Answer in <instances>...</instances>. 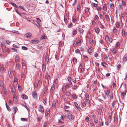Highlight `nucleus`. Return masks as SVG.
I'll use <instances>...</instances> for the list:
<instances>
[{"label": "nucleus", "instance_id": "nucleus-31", "mask_svg": "<svg viewBox=\"0 0 127 127\" xmlns=\"http://www.w3.org/2000/svg\"><path fill=\"white\" fill-rule=\"evenodd\" d=\"M42 39H45L46 38V35H43L41 37Z\"/></svg>", "mask_w": 127, "mask_h": 127}, {"label": "nucleus", "instance_id": "nucleus-43", "mask_svg": "<svg viewBox=\"0 0 127 127\" xmlns=\"http://www.w3.org/2000/svg\"><path fill=\"white\" fill-rule=\"evenodd\" d=\"M14 109V113H16L18 109L16 107H14L13 108Z\"/></svg>", "mask_w": 127, "mask_h": 127}, {"label": "nucleus", "instance_id": "nucleus-14", "mask_svg": "<svg viewBox=\"0 0 127 127\" xmlns=\"http://www.w3.org/2000/svg\"><path fill=\"white\" fill-rule=\"evenodd\" d=\"M2 48L3 52H5L6 46L5 45H2Z\"/></svg>", "mask_w": 127, "mask_h": 127}, {"label": "nucleus", "instance_id": "nucleus-48", "mask_svg": "<svg viewBox=\"0 0 127 127\" xmlns=\"http://www.w3.org/2000/svg\"><path fill=\"white\" fill-rule=\"evenodd\" d=\"M4 68V67L3 65H1L0 68V70L1 71H3V70Z\"/></svg>", "mask_w": 127, "mask_h": 127}, {"label": "nucleus", "instance_id": "nucleus-59", "mask_svg": "<svg viewBox=\"0 0 127 127\" xmlns=\"http://www.w3.org/2000/svg\"><path fill=\"white\" fill-rule=\"evenodd\" d=\"M94 121L95 122V124H97V118L94 119Z\"/></svg>", "mask_w": 127, "mask_h": 127}, {"label": "nucleus", "instance_id": "nucleus-12", "mask_svg": "<svg viewBox=\"0 0 127 127\" xmlns=\"http://www.w3.org/2000/svg\"><path fill=\"white\" fill-rule=\"evenodd\" d=\"M13 100L14 102L15 103H16L17 102V97L16 95H14L13 96Z\"/></svg>", "mask_w": 127, "mask_h": 127}, {"label": "nucleus", "instance_id": "nucleus-5", "mask_svg": "<svg viewBox=\"0 0 127 127\" xmlns=\"http://www.w3.org/2000/svg\"><path fill=\"white\" fill-rule=\"evenodd\" d=\"M32 95L33 98L34 99H36L37 97V94L36 93L35 91H33L32 93Z\"/></svg>", "mask_w": 127, "mask_h": 127}, {"label": "nucleus", "instance_id": "nucleus-53", "mask_svg": "<svg viewBox=\"0 0 127 127\" xmlns=\"http://www.w3.org/2000/svg\"><path fill=\"white\" fill-rule=\"evenodd\" d=\"M99 18L98 16L97 15H95V16L94 19L95 20H97Z\"/></svg>", "mask_w": 127, "mask_h": 127}, {"label": "nucleus", "instance_id": "nucleus-28", "mask_svg": "<svg viewBox=\"0 0 127 127\" xmlns=\"http://www.w3.org/2000/svg\"><path fill=\"white\" fill-rule=\"evenodd\" d=\"M55 89V87L54 86V85L53 84V85L52 86L51 91L52 92H53V91Z\"/></svg>", "mask_w": 127, "mask_h": 127}, {"label": "nucleus", "instance_id": "nucleus-20", "mask_svg": "<svg viewBox=\"0 0 127 127\" xmlns=\"http://www.w3.org/2000/svg\"><path fill=\"white\" fill-rule=\"evenodd\" d=\"M19 57L18 56H16L15 58V62L16 63H17L19 61Z\"/></svg>", "mask_w": 127, "mask_h": 127}, {"label": "nucleus", "instance_id": "nucleus-4", "mask_svg": "<svg viewBox=\"0 0 127 127\" xmlns=\"http://www.w3.org/2000/svg\"><path fill=\"white\" fill-rule=\"evenodd\" d=\"M38 110L39 112L42 113H43L44 112L43 107L41 105H40L39 106Z\"/></svg>", "mask_w": 127, "mask_h": 127}, {"label": "nucleus", "instance_id": "nucleus-61", "mask_svg": "<svg viewBox=\"0 0 127 127\" xmlns=\"http://www.w3.org/2000/svg\"><path fill=\"white\" fill-rule=\"evenodd\" d=\"M86 104H88L90 102V100L89 99H86Z\"/></svg>", "mask_w": 127, "mask_h": 127}, {"label": "nucleus", "instance_id": "nucleus-2", "mask_svg": "<svg viewBox=\"0 0 127 127\" xmlns=\"http://www.w3.org/2000/svg\"><path fill=\"white\" fill-rule=\"evenodd\" d=\"M121 35L124 38L125 36L126 37L127 36V32L126 33L125 31L123 28L122 29Z\"/></svg>", "mask_w": 127, "mask_h": 127}, {"label": "nucleus", "instance_id": "nucleus-55", "mask_svg": "<svg viewBox=\"0 0 127 127\" xmlns=\"http://www.w3.org/2000/svg\"><path fill=\"white\" fill-rule=\"evenodd\" d=\"M93 39L91 38L90 39V43L91 44H93Z\"/></svg>", "mask_w": 127, "mask_h": 127}, {"label": "nucleus", "instance_id": "nucleus-1", "mask_svg": "<svg viewBox=\"0 0 127 127\" xmlns=\"http://www.w3.org/2000/svg\"><path fill=\"white\" fill-rule=\"evenodd\" d=\"M124 88L125 89V91L123 92L121 94V95L122 97V98H124V96L126 95V92L127 91V89L126 88V83H124Z\"/></svg>", "mask_w": 127, "mask_h": 127}, {"label": "nucleus", "instance_id": "nucleus-16", "mask_svg": "<svg viewBox=\"0 0 127 127\" xmlns=\"http://www.w3.org/2000/svg\"><path fill=\"white\" fill-rule=\"evenodd\" d=\"M74 104L76 108L79 110L80 109V107L78 106V105L76 102H74Z\"/></svg>", "mask_w": 127, "mask_h": 127}, {"label": "nucleus", "instance_id": "nucleus-40", "mask_svg": "<svg viewBox=\"0 0 127 127\" xmlns=\"http://www.w3.org/2000/svg\"><path fill=\"white\" fill-rule=\"evenodd\" d=\"M14 83H15L16 82V84H17L18 83V80L16 78H14Z\"/></svg>", "mask_w": 127, "mask_h": 127}, {"label": "nucleus", "instance_id": "nucleus-17", "mask_svg": "<svg viewBox=\"0 0 127 127\" xmlns=\"http://www.w3.org/2000/svg\"><path fill=\"white\" fill-rule=\"evenodd\" d=\"M22 97L24 99H27L28 98V96L25 94H23L22 95Z\"/></svg>", "mask_w": 127, "mask_h": 127}, {"label": "nucleus", "instance_id": "nucleus-13", "mask_svg": "<svg viewBox=\"0 0 127 127\" xmlns=\"http://www.w3.org/2000/svg\"><path fill=\"white\" fill-rule=\"evenodd\" d=\"M38 88H39L40 87V86H41L42 84L41 81L40 80H39L38 81Z\"/></svg>", "mask_w": 127, "mask_h": 127}, {"label": "nucleus", "instance_id": "nucleus-62", "mask_svg": "<svg viewBox=\"0 0 127 127\" xmlns=\"http://www.w3.org/2000/svg\"><path fill=\"white\" fill-rule=\"evenodd\" d=\"M3 91L4 93L6 94L7 92V91L6 89L5 88H4L3 89Z\"/></svg>", "mask_w": 127, "mask_h": 127}, {"label": "nucleus", "instance_id": "nucleus-57", "mask_svg": "<svg viewBox=\"0 0 127 127\" xmlns=\"http://www.w3.org/2000/svg\"><path fill=\"white\" fill-rule=\"evenodd\" d=\"M49 58L48 57H46L45 58V61L48 62H49Z\"/></svg>", "mask_w": 127, "mask_h": 127}, {"label": "nucleus", "instance_id": "nucleus-10", "mask_svg": "<svg viewBox=\"0 0 127 127\" xmlns=\"http://www.w3.org/2000/svg\"><path fill=\"white\" fill-rule=\"evenodd\" d=\"M26 64V63L25 61H23L22 63V64L23 68L25 69L26 68V66H25Z\"/></svg>", "mask_w": 127, "mask_h": 127}, {"label": "nucleus", "instance_id": "nucleus-29", "mask_svg": "<svg viewBox=\"0 0 127 127\" xmlns=\"http://www.w3.org/2000/svg\"><path fill=\"white\" fill-rule=\"evenodd\" d=\"M120 46V44L119 42H117L116 43V48H118Z\"/></svg>", "mask_w": 127, "mask_h": 127}, {"label": "nucleus", "instance_id": "nucleus-37", "mask_svg": "<svg viewBox=\"0 0 127 127\" xmlns=\"http://www.w3.org/2000/svg\"><path fill=\"white\" fill-rule=\"evenodd\" d=\"M105 40L106 41H108V40H109V37H108V36L107 35H106L105 36Z\"/></svg>", "mask_w": 127, "mask_h": 127}, {"label": "nucleus", "instance_id": "nucleus-35", "mask_svg": "<svg viewBox=\"0 0 127 127\" xmlns=\"http://www.w3.org/2000/svg\"><path fill=\"white\" fill-rule=\"evenodd\" d=\"M112 86L115 89H116V85L114 82H113L112 84Z\"/></svg>", "mask_w": 127, "mask_h": 127}, {"label": "nucleus", "instance_id": "nucleus-63", "mask_svg": "<svg viewBox=\"0 0 127 127\" xmlns=\"http://www.w3.org/2000/svg\"><path fill=\"white\" fill-rule=\"evenodd\" d=\"M85 121L87 122H88L89 120V118L87 117L85 118Z\"/></svg>", "mask_w": 127, "mask_h": 127}, {"label": "nucleus", "instance_id": "nucleus-51", "mask_svg": "<svg viewBox=\"0 0 127 127\" xmlns=\"http://www.w3.org/2000/svg\"><path fill=\"white\" fill-rule=\"evenodd\" d=\"M103 124V122L101 120L99 122V125L100 126H102Z\"/></svg>", "mask_w": 127, "mask_h": 127}, {"label": "nucleus", "instance_id": "nucleus-36", "mask_svg": "<svg viewBox=\"0 0 127 127\" xmlns=\"http://www.w3.org/2000/svg\"><path fill=\"white\" fill-rule=\"evenodd\" d=\"M109 96H110V98L111 99H112L113 98V94L112 93H110V95H109Z\"/></svg>", "mask_w": 127, "mask_h": 127}, {"label": "nucleus", "instance_id": "nucleus-45", "mask_svg": "<svg viewBox=\"0 0 127 127\" xmlns=\"http://www.w3.org/2000/svg\"><path fill=\"white\" fill-rule=\"evenodd\" d=\"M21 119L22 121H27V119L26 118H21Z\"/></svg>", "mask_w": 127, "mask_h": 127}, {"label": "nucleus", "instance_id": "nucleus-41", "mask_svg": "<svg viewBox=\"0 0 127 127\" xmlns=\"http://www.w3.org/2000/svg\"><path fill=\"white\" fill-rule=\"evenodd\" d=\"M22 48L23 50H27V47L24 46H22Z\"/></svg>", "mask_w": 127, "mask_h": 127}, {"label": "nucleus", "instance_id": "nucleus-50", "mask_svg": "<svg viewBox=\"0 0 127 127\" xmlns=\"http://www.w3.org/2000/svg\"><path fill=\"white\" fill-rule=\"evenodd\" d=\"M72 24L71 23H69L68 26V27L69 28H70L72 27Z\"/></svg>", "mask_w": 127, "mask_h": 127}, {"label": "nucleus", "instance_id": "nucleus-64", "mask_svg": "<svg viewBox=\"0 0 127 127\" xmlns=\"http://www.w3.org/2000/svg\"><path fill=\"white\" fill-rule=\"evenodd\" d=\"M47 123L46 122H45L44 124V127H47Z\"/></svg>", "mask_w": 127, "mask_h": 127}, {"label": "nucleus", "instance_id": "nucleus-58", "mask_svg": "<svg viewBox=\"0 0 127 127\" xmlns=\"http://www.w3.org/2000/svg\"><path fill=\"white\" fill-rule=\"evenodd\" d=\"M89 10L88 8H86L85 9V13L88 12L89 11Z\"/></svg>", "mask_w": 127, "mask_h": 127}, {"label": "nucleus", "instance_id": "nucleus-30", "mask_svg": "<svg viewBox=\"0 0 127 127\" xmlns=\"http://www.w3.org/2000/svg\"><path fill=\"white\" fill-rule=\"evenodd\" d=\"M11 4L16 8H18V6L12 2H11Z\"/></svg>", "mask_w": 127, "mask_h": 127}, {"label": "nucleus", "instance_id": "nucleus-47", "mask_svg": "<svg viewBox=\"0 0 127 127\" xmlns=\"http://www.w3.org/2000/svg\"><path fill=\"white\" fill-rule=\"evenodd\" d=\"M73 61L74 63H76L77 62L76 59L75 58H74L73 59Z\"/></svg>", "mask_w": 127, "mask_h": 127}, {"label": "nucleus", "instance_id": "nucleus-19", "mask_svg": "<svg viewBox=\"0 0 127 127\" xmlns=\"http://www.w3.org/2000/svg\"><path fill=\"white\" fill-rule=\"evenodd\" d=\"M80 32V33L83 34V32L84 30L82 29V28H79V29L78 30Z\"/></svg>", "mask_w": 127, "mask_h": 127}, {"label": "nucleus", "instance_id": "nucleus-6", "mask_svg": "<svg viewBox=\"0 0 127 127\" xmlns=\"http://www.w3.org/2000/svg\"><path fill=\"white\" fill-rule=\"evenodd\" d=\"M68 117L69 119L70 120H72L74 119V117L71 114L69 113L68 115Z\"/></svg>", "mask_w": 127, "mask_h": 127}, {"label": "nucleus", "instance_id": "nucleus-34", "mask_svg": "<svg viewBox=\"0 0 127 127\" xmlns=\"http://www.w3.org/2000/svg\"><path fill=\"white\" fill-rule=\"evenodd\" d=\"M76 21V18L74 17H72V21L73 23H75Z\"/></svg>", "mask_w": 127, "mask_h": 127}, {"label": "nucleus", "instance_id": "nucleus-32", "mask_svg": "<svg viewBox=\"0 0 127 127\" xmlns=\"http://www.w3.org/2000/svg\"><path fill=\"white\" fill-rule=\"evenodd\" d=\"M110 93V91L109 90H108L106 92V95L107 96H108V97H109V94Z\"/></svg>", "mask_w": 127, "mask_h": 127}, {"label": "nucleus", "instance_id": "nucleus-7", "mask_svg": "<svg viewBox=\"0 0 127 127\" xmlns=\"http://www.w3.org/2000/svg\"><path fill=\"white\" fill-rule=\"evenodd\" d=\"M117 105L118 106V103L116 101H114L112 102V105L113 108H114V107H116Z\"/></svg>", "mask_w": 127, "mask_h": 127}, {"label": "nucleus", "instance_id": "nucleus-44", "mask_svg": "<svg viewBox=\"0 0 127 127\" xmlns=\"http://www.w3.org/2000/svg\"><path fill=\"white\" fill-rule=\"evenodd\" d=\"M75 52L76 53H79L81 55L80 53V50L78 49H77L76 50H75Z\"/></svg>", "mask_w": 127, "mask_h": 127}, {"label": "nucleus", "instance_id": "nucleus-24", "mask_svg": "<svg viewBox=\"0 0 127 127\" xmlns=\"http://www.w3.org/2000/svg\"><path fill=\"white\" fill-rule=\"evenodd\" d=\"M106 5V3H105L103 6V9L104 11H106V10L107 7L105 6Z\"/></svg>", "mask_w": 127, "mask_h": 127}, {"label": "nucleus", "instance_id": "nucleus-39", "mask_svg": "<svg viewBox=\"0 0 127 127\" xmlns=\"http://www.w3.org/2000/svg\"><path fill=\"white\" fill-rule=\"evenodd\" d=\"M52 106L53 107H55L56 105V103L55 101H54L53 102L52 104Z\"/></svg>", "mask_w": 127, "mask_h": 127}, {"label": "nucleus", "instance_id": "nucleus-11", "mask_svg": "<svg viewBox=\"0 0 127 127\" xmlns=\"http://www.w3.org/2000/svg\"><path fill=\"white\" fill-rule=\"evenodd\" d=\"M10 74L9 76L10 77H12L14 75V71L10 69Z\"/></svg>", "mask_w": 127, "mask_h": 127}, {"label": "nucleus", "instance_id": "nucleus-27", "mask_svg": "<svg viewBox=\"0 0 127 127\" xmlns=\"http://www.w3.org/2000/svg\"><path fill=\"white\" fill-rule=\"evenodd\" d=\"M45 77L46 78L47 80H48L50 78V77L49 75L47 74H46V75L45 76Z\"/></svg>", "mask_w": 127, "mask_h": 127}, {"label": "nucleus", "instance_id": "nucleus-54", "mask_svg": "<svg viewBox=\"0 0 127 127\" xmlns=\"http://www.w3.org/2000/svg\"><path fill=\"white\" fill-rule=\"evenodd\" d=\"M47 100L46 99H43V103L45 105L46 104Z\"/></svg>", "mask_w": 127, "mask_h": 127}, {"label": "nucleus", "instance_id": "nucleus-49", "mask_svg": "<svg viewBox=\"0 0 127 127\" xmlns=\"http://www.w3.org/2000/svg\"><path fill=\"white\" fill-rule=\"evenodd\" d=\"M66 86L64 85H63L62 88V90L63 91H64L66 90Z\"/></svg>", "mask_w": 127, "mask_h": 127}, {"label": "nucleus", "instance_id": "nucleus-46", "mask_svg": "<svg viewBox=\"0 0 127 127\" xmlns=\"http://www.w3.org/2000/svg\"><path fill=\"white\" fill-rule=\"evenodd\" d=\"M116 28H118L119 27V24L118 22H116Z\"/></svg>", "mask_w": 127, "mask_h": 127}, {"label": "nucleus", "instance_id": "nucleus-52", "mask_svg": "<svg viewBox=\"0 0 127 127\" xmlns=\"http://www.w3.org/2000/svg\"><path fill=\"white\" fill-rule=\"evenodd\" d=\"M85 96L86 99H89V95L88 94H86L85 95Z\"/></svg>", "mask_w": 127, "mask_h": 127}, {"label": "nucleus", "instance_id": "nucleus-3", "mask_svg": "<svg viewBox=\"0 0 127 127\" xmlns=\"http://www.w3.org/2000/svg\"><path fill=\"white\" fill-rule=\"evenodd\" d=\"M39 41V40L37 38L34 39L33 40H31V43L33 44H36Z\"/></svg>", "mask_w": 127, "mask_h": 127}, {"label": "nucleus", "instance_id": "nucleus-8", "mask_svg": "<svg viewBox=\"0 0 127 127\" xmlns=\"http://www.w3.org/2000/svg\"><path fill=\"white\" fill-rule=\"evenodd\" d=\"M127 60V54H125L123 57V62H125Z\"/></svg>", "mask_w": 127, "mask_h": 127}, {"label": "nucleus", "instance_id": "nucleus-42", "mask_svg": "<svg viewBox=\"0 0 127 127\" xmlns=\"http://www.w3.org/2000/svg\"><path fill=\"white\" fill-rule=\"evenodd\" d=\"M116 50L115 48H114L113 49L112 52L114 54L116 53Z\"/></svg>", "mask_w": 127, "mask_h": 127}, {"label": "nucleus", "instance_id": "nucleus-21", "mask_svg": "<svg viewBox=\"0 0 127 127\" xmlns=\"http://www.w3.org/2000/svg\"><path fill=\"white\" fill-rule=\"evenodd\" d=\"M20 67V64H18L17 63L16 64V69H19Z\"/></svg>", "mask_w": 127, "mask_h": 127}, {"label": "nucleus", "instance_id": "nucleus-60", "mask_svg": "<svg viewBox=\"0 0 127 127\" xmlns=\"http://www.w3.org/2000/svg\"><path fill=\"white\" fill-rule=\"evenodd\" d=\"M124 16V14L123 12H121V17H123Z\"/></svg>", "mask_w": 127, "mask_h": 127}, {"label": "nucleus", "instance_id": "nucleus-33", "mask_svg": "<svg viewBox=\"0 0 127 127\" xmlns=\"http://www.w3.org/2000/svg\"><path fill=\"white\" fill-rule=\"evenodd\" d=\"M91 5L92 6L95 7H96L97 5V4L93 2H92L91 3Z\"/></svg>", "mask_w": 127, "mask_h": 127}, {"label": "nucleus", "instance_id": "nucleus-25", "mask_svg": "<svg viewBox=\"0 0 127 127\" xmlns=\"http://www.w3.org/2000/svg\"><path fill=\"white\" fill-rule=\"evenodd\" d=\"M11 91L12 94H13L15 93V88L14 87H12Z\"/></svg>", "mask_w": 127, "mask_h": 127}, {"label": "nucleus", "instance_id": "nucleus-9", "mask_svg": "<svg viewBox=\"0 0 127 127\" xmlns=\"http://www.w3.org/2000/svg\"><path fill=\"white\" fill-rule=\"evenodd\" d=\"M32 35L31 33L28 32L26 34V36L27 38H30L32 36Z\"/></svg>", "mask_w": 127, "mask_h": 127}, {"label": "nucleus", "instance_id": "nucleus-26", "mask_svg": "<svg viewBox=\"0 0 127 127\" xmlns=\"http://www.w3.org/2000/svg\"><path fill=\"white\" fill-rule=\"evenodd\" d=\"M42 117L41 116L38 117L37 118V121H40L42 119Z\"/></svg>", "mask_w": 127, "mask_h": 127}, {"label": "nucleus", "instance_id": "nucleus-38", "mask_svg": "<svg viewBox=\"0 0 127 127\" xmlns=\"http://www.w3.org/2000/svg\"><path fill=\"white\" fill-rule=\"evenodd\" d=\"M33 85L35 88H37V87L38 88V84L36 83H34L33 84Z\"/></svg>", "mask_w": 127, "mask_h": 127}, {"label": "nucleus", "instance_id": "nucleus-22", "mask_svg": "<svg viewBox=\"0 0 127 127\" xmlns=\"http://www.w3.org/2000/svg\"><path fill=\"white\" fill-rule=\"evenodd\" d=\"M117 30L116 28L115 27L113 28V32L114 33H116L117 32Z\"/></svg>", "mask_w": 127, "mask_h": 127}, {"label": "nucleus", "instance_id": "nucleus-15", "mask_svg": "<svg viewBox=\"0 0 127 127\" xmlns=\"http://www.w3.org/2000/svg\"><path fill=\"white\" fill-rule=\"evenodd\" d=\"M34 24L36 25L37 27L39 28L40 27V25L38 22L36 21L34 22Z\"/></svg>", "mask_w": 127, "mask_h": 127}, {"label": "nucleus", "instance_id": "nucleus-56", "mask_svg": "<svg viewBox=\"0 0 127 127\" xmlns=\"http://www.w3.org/2000/svg\"><path fill=\"white\" fill-rule=\"evenodd\" d=\"M72 97L75 98V99H76L77 98V97L76 95L74 94H73L72 95Z\"/></svg>", "mask_w": 127, "mask_h": 127}, {"label": "nucleus", "instance_id": "nucleus-18", "mask_svg": "<svg viewBox=\"0 0 127 127\" xmlns=\"http://www.w3.org/2000/svg\"><path fill=\"white\" fill-rule=\"evenodd\" d=\"M105 18L108 22L110 21V19L109 16L106 14L105 15Z\"/></svg>", "mask_w": 127, "mask_h": 127}, {"label": "nucleus", "instance_id": "nucleus-23", "mask_svg": "<svg viewBox=\"0 0 127 127\" xmlns=\"http://www.w3.org/2000/svg\"><path fill=\"white\" fill-rule=\"evenodd\" d=\"M95 32L98 34L99 32V29L98 28H95Z\"/></svg>", "mask_w": 127, "mask_h": 127}]
</instances>
